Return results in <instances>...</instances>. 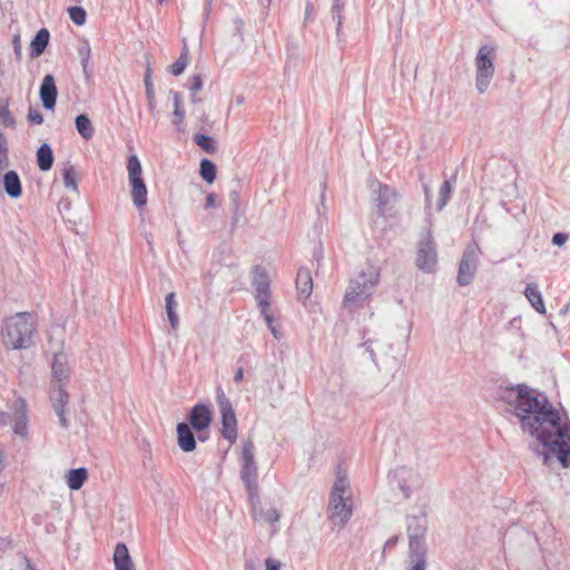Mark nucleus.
I'll return each mask as SVG.
<instances>
[{
  "instance_id": "nucleus-19",
  "label": "nucleus",
  "mask_w": 570,
  "mask_h": 570,
  "mask_svg": "<svg viewBox=\"0 0 570 570\" xmlns=\"http://www.w3.org/2000/svg\"><path fill=\"white\" fill-rule=\"evenodd\" d=\"M112 559L115 570H134L135 568L128 548L122 542L116 544Z\"/></svg>"
},
{
  "instance_id": "nucleus-42",
  "label": "nucleus",
  "mask_w": 570,
  "mask_h": 570,
  "mask_svg": "<svg viewBox=\"0 0 570 570\" xmlns=\"http://www.w3.org/2000/svg\"><path fill=\"white\" fill-rule=\"evenodd\" d=\"M27 117L30 124L41 125L43 122V116L37 107H30Z\"/></svg>"
},
{
  "instance_id": "nucleus-10",
  "label": "nucleus",
  "mask_w": 570,
  "mask_h": 570,
  "mask_svg": "<svg viewBox=\"0 0 570 570\" xmlns=\"http://www.w3.org/2000/svg\"><path fill=\"white\" fill-rule=\"evenodd\" d=\"M409 553H428L425 534L428 531V519L425 514L409 515L406 518Z\"/></svg>"
},
{
  "instance_id": "nucleus-3",
  "label": "nucleus",
  "mask_w": 570,
  "mask_h": 570,
  "mask_svg": "<svg viewBox=\"0 0 570 570\" xmlns=\"http://www.w3.org/2000/svg\"><path fill=\"white\" fill-rule=\"evenodd\" d=\"M379 282L380 269L372 264L366 265L353 279H351L348 288L344 295V306L353 308L360 303L368 299Z\"/></svg>"
},
{
  "instance_id": "nucleus-9",
  "label": "nucleus",
  "mask_w": 570,
  "mask_h": 570,
  "mask_svg": "<svg viewBox=\"0 0 570 570\" xmlns=\"http://www.w3.org/2000/svg\"><path fill=\"white\" fill-rule=\"evenodd\" d=\"M215 392L222 419V435L230 443H234L238 435L235 411L230 401L226 397L222 386H217Z\"/></svg>"
},
{
  "instance_id": "nucleus-41",
  "label": "nucleus",
  "mask_w": 570,
  "mask_h": 570,
  "mask_svg": "<svg viewBox=\"0 0 570 570\" xmlns=\"http://www.w3.org/2000/svg\"><path fill=\"white\" fill-rule=\"evenodd\" d=\"M343 9H344V4H343L342 0H334L333 6H332V14H333V19H335L337 22V31H340L341 26H342Z\"/></svg>"
},
{
  "instance_id": "nucleus-39",
  "label": "nucleus",
  "mask_w": 570,
  "mask_h": 570,
  "mask_svg": "<svg viewBox=\"0 0 570 570\" xmlns=\"http://www.w3.org/2000/svg\"><path fill=\"white\" fill-rule=\"evenodd\" d=\"M261 315L265 322H271L274 313L271 308V296L256 298Z\"/></svg>"
},
{
  "instance_id": "nucleus-17",
  "label": "nucleus",
  "mask_w": 570,
  "mask_h": 570,
  "mask_svg": "<svg viewBox=\"0 0 570 570\" xmlns=\"http://www.w3.org/2000/svg\"><path fill=\"white\" fill-rule=\"evenodd\" d=\"M3 191L12 199H17L22 195L21 179L17 171L8 170L2 176Z\"/></svg>"
},
{
  "instance_id": "nucleus-56",
  "label": "nucleus",
  "mask_w": 570,
  "mask_h": 570,
  "mask_svg": "<svg viewBox=\"0 0 570 570\" xmlns=\"http://www.w3.org/2000/svg\"><path fill=\"white\" fill-rule=\"evenodd\" d=\"M229 198L233 200V203L235 205V213H236L238 209L239 194L237 191H232L229 194Z\"/></svg>"
},
{
  "instance_id": "nucleus-13",
  "label": "nucleus",
  "mask_w": 570,
  "mask_h": 570,
  "mask_svg": "<svg viewBox=\"0 0 570 570\" xmlns=\"http://www.w3.org/2000/svg\"><path fill=\"white\" fill-rule=\"evenodd\" d=\"M189 426L199 433L198 439L205 441L207 438L202 436V432L208 429L213 421V414L206 404L198 403L191 407L188 415Z\"/></svg>"
},
{
  "instance_id": "nucleus-52",
  "label": "nucleus",
  "mask_w": 570,
  "mask_h": 570,
  "mask_svg": "<svg viewBox=\"0 0 570 570\" xmlns=\"http://www.w3.org/2000/svg\"><path fill=\"white\" fill-rule=\"evenodd\" d=\"M9 166L8 153L0 154V174L4 171Z\"/></svg>"
},
{
  "instance_id": "nucleus-44",
  "label": "nucleus",
  "mask_w": 570,
  "mask_h": 570,
  "mask_svg": "<svg viewBox=\"0 0 570 570\" xmlns=\"http://www.w3.org/2000/svg\"><path fill=\"white\" fill-rule=\"evenodd\" d=\"M268 330L271 331L272 335L276 340H281L283 337V333L281 331V327L275 323V317H271V322H265Z\"/></svg>"
},
{
  "instance_id": "nucleus-47",
  "label": "nucleus",
  "mask_w": 570,
  "mask_h": 570,
  "mask_svg": "<svg viewBox=\"0 0 570 570\" xmlns=\"http://www.w3.org/2000/svg\"><path fill=\"white\" fill-rule=\"evenodd\" d=\"M569 236L566 233H556L552 237V244L556 246H562L568 240Z\"/></svg>"
},
{
  "instance_id": "nucleus-64",
  "label": "nucleus",
  "mask_w": 570,
  "mask_h": 570,
  "mask_svg": "<svg viewBox=\"0 0 570 570\" xmlns=\"http://www.w3.org/2000/svg\"><path fill=\"white\" fill-rule=\"evenodd\" d=\"M424 193H425L426 200L430 202V190H429L428 186H424Z\"/></svg>"
},
{
  "instance_id": "nucleus-36",
  "label": "nucleus",
  "mask_w": 570,
  "mask_h": 570,
  "mask_svg": "<svg viewBox=\"0 0 570 570\" xmlns=\"http://www.w3.org/2000/svg\"><path fill=\"white\" fill-rule=\"evenodd\" d=\"M0 122L8 128H12L16 125L14 117L9 110V104L6 99H0Z\"/></svg>"
},
{
  "instance_id": "nucleus-2",
  "label": "nucleus",
  "mask_w": 570,
  "mask_h": 570,
  "mask_svg": "<svg viewBox=\"0 0 570 570\" xmlns=\"http://www.w3.org/2000/svg\"><path fill=\"white\" fill-rule=\"evenodd\" d=\"M353 514V503L347 478L338 475L332 487L327 518L333 525L343 528Z\"/></svg>"
},
{
  "instance_id": "nucleus-63",
  "label": "nucleus",
  "mask_w": 570,
  "mask_h": 570,
  "mask_svg": "<svg viewBox=\"0 0 570 570\" xmlns=\"http://www.w3.org/2000/svg\"><path fill=\"white\" fill-rule=\"evenodd\" d=\"M212 2H213V0H206V7H205V10H206V13H207V14H208V12H209V10H210Z\"/></svg>"
},
{
  "instance_id": "nucleus-16",
  "label": "nucleus",
  "mask_w": 570,
  "mask_h": 570,
  "mask_svg": "<svg viewBox=\"0 0 570 570\" xmlns=\"http://www.w3.org/2000/svg\"><path fill=\"white\" fill-rule=\"evenodd\" d=\"M252 285L255 288V298L271 296V281L265 267L256 265L252 271Z\"/></svg>"
},
{
  "instance_id": "nucleus-58",
  "label": "nucleus",
  "mask_w": 570,
  "mask_h": 570,
  "mask_svg": "<svg viewBox=\"0 0 570 570\" xmlns=\"http://www.w3.org/2000/svg\"><path fill=\"white\" fill-rule=\"evenodd\" d=\"M397 540L399 538L397 537H393V538H390L386 542H385V548H393L396 546L397 543Z\"/></svg>"
},
{
  "instance_id": "nucleus-12",
  "label": "nucleus",
  "mask_w": 570,
  "mask_h": 570,
  "mask_svg": "<svg viewBox=\"0 0 570 570\" xmlns=\"http://www.w3.org/2000/svg\"><path fill=\"white\" fill-rule=\"evenodd\" d=\"M376 191L375 205L377 213L382 216L386 215L394 208L397 200V193L390 186L375 180L371 186Z\"/></svg>"
},
{
  "instance_id": "nucleus-61",
  "label": "nucleus",
  "mask_w": 570,
  "mask_h": 570,
  "mask_svg": "<svg viewBox=\"0 0 570 570\" xmlns=\"http://www.w3.org/2000/svg\"><path fill=\"white\" fill-rule=\"evenodd\" d=\"M190 101H191L193 104H198V102H200V98H198V97L196 96V94H191Z\"/></svg>"
},
{
  "instance_id": "nucleus-34",
  "label": "nucleus",
  "mask_w": 570,
  "mask_h": 570,
  "mask_svg": "<svg viewBox=\"0 0 570 570\" xmlns=\"http://www.w3.org/2000/svg\"><path fill=\"white\" fill-rule=\"evenodd\" d=\"M62 179L66 188L78 191V176L76 168L72 165H69L63 169Z\"/></svg>"
},
{
  "instance_id": "nucleus-22",
  "label": "nucleus",
  "mask_w": 570,
  "mask_h": 570,
  "mask_svg": "<svg viewBox=\"0 0 570 570\" xmlns=\"http://www.w3.org/2000/svg\"><path fill=\"white\" fill-rule=\"evenodd\" d=\"M170 96L173 97V105H174V111H173V125L176 127L178 131H184L185 126V110L181 106V97L178 91L170 90Z\"/></svg>"
},
{
  "instance_id": "nucleus-49",
  "label": "nucleus",
  "mask_w": 570,
  "mask_h": 570,
  "mask_svg": "<svg viewBox=\"0 0 570 570\" xmlns=\"http://www.w3.org/2000/svg\"><path fill=\"white\" fill-rule=\"evenodd\" d=\"M265 566H266L265 570H281V562L273 558H267L265 560Z\"/></svg>"
},
{
  "instance_id": "nucleus-51",
  "label": "nucleus",
  "mask_w": 570,
  "mask_h": 570,
  "mask_svg": "<svg viewBox=\"0 0 570 570\" xmlns=\"http://www.w3.org/2000/svg\"><path fill=\"white\" fill-rule=\"evenodd\" d=\"M59 417V423L62 428H68V420L66 416V409L55 411Z\"/></svg>"
},
{
  "instance_id": "nucleus-53",
  "label": "nucleus",
  "mask_w": 570,
  "mask_h": 570,
  "mask_svg": "<svg viewBox=\"0 0 570 570\" xmlns=\"http://www.w3.org/2000/svg\"><path fill=\"white\" fill-rule=\"evenodd\" d=\"M234 24H235V28H236V32L239 36V40L243 41V33H242L243 26H244L243 20L240 18H235L234 19Z\"/></svg>"
},
{
  "instance_id": "nucleus-5",
  "label": "nucleus",
  "mask_w": 570,
  "mask_h": 570,
  "mask_svg": "<svg viewBox=\"0 0 570 570\" xmlns=\"http://www.w3.org/2000/svg\"><path fill=\"white\" fill-rule=\"evenodd\" d=\"M240 460V479L246 487L249 502L252 507L255 509L256 505L259 503V491L257 481V464L254 458V443L250 440L246 441L243 444Z\"/></svg>"
},
{
  "instance_id": "nucleus-28",
  "label": "nucleus",
  "mask_w": 570,
  "mask_h": 570,
  "mask_svg": "<svg viewBox=\"0 0 570 570\" xmlns=\"http://www.w3.org/2000/svg\"><path fill=\"white\" fill-rule=\"evenodd\" d=\"M76 129L78 134L86 140H89L92 138L95 134L94 126L91 124V120L88 118L87 115H79L75 119Z\"/></svg>"
},
{
  "instance_id": "nucleus-29",
  "label": "nucleus",
  "mask_w": 570,
  "mask_h": 570,
  "mask_svg": "<svg viewBox=\"0 0 570 570\" xmlns=\"http://www.w3.org/2000/svg\"><path fill=\"white\" fill-rule=\"evenodd\" d=\"M413 475L411 470H407L405 468H397L393 472V478L397 481L399 488L401 492L403 493L404 498H410L411 495V488L405 484V482L411 479Z\"/></svg>"
},
{
  "instance_id": "nucleus-45",
  "label": "nucleus",
  "mask_w": 570,
  "mask_h": 570,
  "mask_svg": "<svg viewBox=\"0 0 570 570\" xmlns=\"http://www.w3.org/2000/svg\"><path fill=\"white\" fill-rule=\"evenodd\" d=\"M12 46H13V51H14V56H16V59L18 61L21 60L22 58V49H21V41H20V35H14L12 37Z\"/></svg>"
},
{
  "instance_id": "nucleus-38",
  "label": "nucleus",
  "mask_w": 570,
  "mask_h": 570,
  "mask_svg": "<svg viewBox=\"0 0 570 570\" xmlns=\"http://www.w3.org/2000/svg\"><path fill=\"white\" fill-rule=\"evenodd\" d=\"M452 189L453 187L450 180L443 181L439 190L438 210H442L443 207L446 205L452 194Z\"/></svg>"
},
{
  "instance_id": "nucleus-37",
  "label": "nucleus",
  "mask_w": 570,
  "mask_h": 570,
  "mask_svg": "<svg viewBox=\"0 0 570 570\" xmlns=\"http://www.w3.org/2000/svg\"><path fill=\"white\" fill-rule=\"evenodd\" d=\"M78 55L81 59L82 70L87 75L89 61H90V57H91V49H90V45H89L88 40H83L82 43L78 47Z\"/></svg>"
},
{
  "instance_id": "nucleus-31",
  "label": "nucleus",
  "mask_w": 570,
  "mask_h": 570,
  "mask_svg": "<svg viewBox=\"0 0 570 570\" xmlns=\"http://www.w3.org/2000/svg\"><path fill=\"white\" fill-rule=\"evenodd\" d=\"M50 401L55 411L63 410L69 402V395L61 386H59L51 393Z\"/></svg>"
},
{
  "instance_id": "nucleus-32",
  "label": "nucleus",
  "mask_w": 570,
  "mask_h": 570,
  "mask_svg": "<svg viewBox=\"0 0 570 570\" xmlns=\"http://www.w3.org/2000/svg\"><path fill=\"white\" fill-rule=\"evenodd\" d=\"M188 65V48L184 45L178 59L169 67V71L174 76L181 75Z\"/></svg>"
},
{
  "instance_id": "nucleus-57",
  "label": "nucleus",
  "mask_w": 570,
  "mask_h": 570,
  "mask_svg": "<svg viewBox=\"0 0 570 570\" xmlns=\"http://www.w3.org/2000/svg\"><path fill=\"white\" fill-rule=\"evenodd\" d=\"M147 102H148V108H149L150 112L154 114V111L156 109V97L154 96L153 98H147Z\"/></svg>"
},
{
  "instance_id": "nucleus-46",
  "label": "nucleus",
  "mask_w": 570,
  "mask_h": 570,
  "mask_svg": "<svg viewBox=\"0 0 570 570\" xmlns=\"http://www.w3.org/2000/svg\"><path fill=\"white\" fill-rule=\"evenodd\" d=\"M202 88H203V78H202V76L200 75L193 76L191 83H190V87H189L191 94H197Z\"/></svg>"
},
{
  "instance_id": "nucleus-35",
  "label": "nucleus",
  "mask_w": 570,
  "mask_h": 570,
  "mask_svg": "<svg viewBox=\"0 0 570 570\" xmlns=\"http://www.w3.org/2000/svg\"><path fill=\"white\" fill-rule=\"evenodd\" d=\"M428 553H409V566L406 570H426Z\"/></svg>"
},
{
  "instance_id": "nucleus-26",
  "label": "nucleus",
  "mask_w": 570,
  "mask_h": 570,
  "mask_svg": "<svg viewBox=\"0 0 570 570\" xmlns=\"http://www.w3.org/2000/svg\"><path fill=\"white\" fill-rule=\"evenodd\" d=\"M52 374L58 381L68 377L69 370L67 367V356L63 353H56L51 364Z\"/></svg>"
},
{
  "instance_id": "nucleus-14",
  "label": "nucleus",
  "mask_w": 570,
  "mask_h": 570,
  "mask_svg": "<svg viewBox=\"0 0 570 570\" xmlns=\"http://www.w3.org/2000/svg\"><path fill=\"white\" fill-rule=\"evenodd\" d=\"M13 432L24 438L28 434V413L24 399L19 397L13 404Z\"/></svg>"
},
{
  "instance_id": "nucleus-55",
  "label": "nucleus",
  "mask_w": 570,
  "mask_h": 570,
  "mask_svg": "<svg viewBox=\"0 0 570 570\" xmlns=\"http://www.w3.org/2000/svg\"><path fill=\"white\" fill-rule=\"evenodd\" d=\"M243 379H244V368L240 366L235 372L234 382L240 383L243 381Z\"/></svg>"
},
{
  "instance_id": "nucleus-50",
  "label": "nucleus",
  "mask_w": 570,
  "mask_h": 570,
  "mask_svg": "<svg viewBox=\"0 0 570 570\" xmlns=\"http://www.w3.org/2000/svg\"><path fill=\"white\" fill-rule=\"evenodd\" d=\"M216 207H217L216 195L214 193H210L206 196L205 208H216Z\"/></svg>"
},
{
  "instance_id": "nucleus-21",
  "label": "nucleus",
  "mask_w": 570,
  "mask_h": 570,
  "mask_svg": "<svg viewBox=\"0 0 570 570\" xmlns=\"http://www.w3.org/2000/svg\"><path fill=\"white\" fill-rule=\"evenodd\" d=\"M296 287L298 291V295L303 298L309 297L313 291V279L311 275V271L304 267H301L297 272L296 277Z\"/></svg>"
},
{
  "instance_id": "nucleus-20",
  "label": "nucleus",
  "mask_w": 570,
  "mask_h": 570,
  "mask_svg": "<svg viewBox=\"0 0 570 570\" xmlns=\"http://www.w3.org/2000/svg\"><path fill=\"white\" fill-rule=\"evenodd\" d=\"M50 39V33L46 28L40 29L30 43V57L38 58L46 50Z\"/></svg>"
},
{
  "instance_id": "nucleus-59",
  "label": "nucleus",
  "mask_w": 570,
  "mask_h": 570,
  "mask_svg": "<svg viewBox=\"0 0 570 570\" xmlns=\"http://www.w3.org/2000/svg\"><path fill=\"white\" fill-rule=\"evenodd\" d=\"M366 348L367 352H370L371 356H372V360L374 361L375 360V354H374V351L372 348V344L370 341H366L364 344H363Z\"/></svg>"
},
{
  "instance_id": "nucleus-8",
  "label": "nucleus",
  "mask_w": 570,
  "mask_h": 570,
  "mask_svg": "<svg viewBox=\"0 0 570 570\" xmlns=\"http://www.w3.org/2000/svg\"><path fill=\"white\" fill-rule=\"evenodd\" d=\"M438 264L436 245L433 239L432 229L429 227L420 236L415 257L416 267L424 273L435 271Z\"/></svg>"
},
{
  "instance_id": "nucleus-18",
  "label": "nucleus",
  "mask_w": 570,
  "mask_h": 570,
  "mask_svg": "<svg viewBox=\"0 0 570 570\" xmlns=\"http://www.w3.org/2000/svg\"><path fill=\"white\" fill-rule=\"evenodd\" d=\"M177 440L178 445L184 452H191L196 448L194 433L187 423L177 424Z\"/></svg>"
},
{
  "instance_id": "nucleus-33",
  "label": "nucleus",
  "mask_w": 570,
  "mask_h": 570,
  "mask_svg": "<svg viewBox=\"0 0 570 570\" xmlns=\"http://www.w3.org/2000/svg\"><path fill=\"white\" fill-rule=\"evenodd\" d=\"M199 174L202 176V178L208 183V184H213L216 179V166L213 161H210L209 159H203L200 161V170H199Z\"/></svg>"
},
{
  "instance_id": "nucleus-40",
  "label": "nucleus",
  "mask_w": 570,
  "mask_h": 570,
  "mask_svg": "<svg viewBox=\"0 0 570 570\" xmlns=\"http://www.w3.org/2000/svg\"><path fill=\"white\" fill-rule=\"evenodd\" d=\"M69 18L77 26H83L87 19L86 10L82 7L68 8Z\"/></svg>"
},
{
  "instance_id": "nucleus-60",
  "label": "nucleus",
  "mask_w": 570,
  "mask_h": 570,
  "mask_svg": "<svg viewBox=\"0 0 570 570\" xmlns=\"http://www.w3.org/2000/svg\"><path fill=\"white\" fill-rule=\"evenodd\" d=\"M8 414L4 412H0V423L7 424Z\"/></svg>"
},
{
  "instance_id": "nucleus-54",
  "label": "nucleus",
  "mask_w": 570,
  "mask_h": 570,
  "mask_svg": "<svg viewBox=\"0 0 570 570\" xmlns=\"http://www.w3.org/2000/svg\"><path fill=\"white\" fill-rule=\"evenodd\" d=\"M3 153H8V142L3 132H0V154Z\"/></svg>"
},
{
  "instance_id": "nucleus-7",
  "label": "nucleus",
  "mask_w": 570,
  "mask_h": 570,
  "mask_svg": "<svg viewBox=\"0 0 570 570\" xmlns=\"http://www.w3.org/2000/svg\"><path fill=\"white\" fill-rule=\"evenodd\" d=\"M127 171L131 200L137 208H141L147 204V186L142 178L140 160L136 155L128 157Z\"/></svg>"
},
{
  "instance_id": "nucleus-62",
  "label": "nucleus",
  "mask_w": 570,
  "mask_h": 570,
  "mask_svg": "<svg viewBox=\"0 0 570 570\" xmlns=\"http://www.w3.org/2000/svg\"><path fill=\"white\" fill-rule=\"evenodd\" d=\"M312 11H313V6H312L311 2H308L307 6H306V16L311 14Z\"/></svg>"
},
{
  "instance_id": "nucleus-48",
  "label": "nucleus",
  "mask_w": 570,
  "mask_h": 570,
  "mask_svg": "<svg viewBox=\"0 0 570 570\" xmlns=\"http://www.w3.org/2000/svg\"><path fill=\"white\" fill-rule=\"evenodd\" d=\"M279 512L276 509H269L265 513V520L269 523H275L279 520Z\"/></svg>"
},
{
  "instance_id": "nucleus-1",
  "label": "nucleus",
  "mask_w": 570,
  "mask_h": 570,
  "mask_svg": "<svg viewBox=\"0 0 570 570\" xmlns=\"http://www.w3.org/2000/svg\"><path fill=\"white\" fill-rule=\"evenodd\" d=\"M502 399L513 406V413L519 419L521 429L535 438L544 451L543 463L549 465L556 458L562 465L570 464V423L562 422L559 412L548 400L544 393L518 384L507 389Z\"/></svg>"
},
{
  "instance_id": "nucleus-27",
  "label": "nucleus",
  "mask_w": 570,
  "mask_h": 570,
  "mask_svg": "<svg viewBox=\"0 0 570 570\" xmlns=\"http://www.w3.org/2000/svg\"><path fill=\"white\" fill-rule=\"evenodd\" d=\"M38 167L42 171H47L52 167L53 154L48 144H42L37 150Z\"/></svg>"
},
{
  "instance_id": "nucleus-4",
  "label": "nucleus",
  "mask_w": 570,
  "mask_h": 570,
  "mask_svg": "<svg viewBox=\"0 0 570 570\" xmlns=\"http://www.w3.org/2000/svg\"><path fill=\"white\" fill-rule=\"evenodd\" d=\"M36 331L32 316L28 312L17 313L4 322L3 338L12 348H27L32 344V335Z\"/></svg>"
},
{
  "instance_id": "nucleus-23",
  "label": "nucleus",
  "mask_w": 570,
  "mask_h": 570,
  "mask_svg": "<svg viewBox=\"0 0 570 570\" xmlns=\"http://www.w3.org/2000/svg\"><path fill=\"white\" fill-rule=\"evenodd\" d=\"M524 295L531 306L540 314L546 313L544 303L542 299V295L538 289L537 284H528L524 289Z\"/></svg>"
},
{
  "instance_id": "nucleus-6",
  "label": "nucleus",
  "mask_w": 570,
  "mask_h": 570,
  "mask_svg": "<svg viewBox=\"0 0 570 570\" xmlns=\"http://www.w3.org/2000/svg\"><path fill=\"white\" fill-rule=\"evenodd\" d=\"M495 48L484 45L479 48L475 57V88L480 94L485 92L494 76Z\"/></svg>"
},
{
  "instance_id": "nucleus-11",
  "label": "nucleus",
  "mask_w": 570,
  "mask_h": 570,
  "mask_svg": "<svg viewBox=\"0 0 570 570\" xmlns=\"http://www.w3.org/2000/svg\"><path fill=\"white\" fill-rule=\"evenodd\" d=\"M480 252L475 243H471L465 247L459 264L456 277L460 286H466L472 283L478 268Z\"/></svg>"
},
{
  "instance_id": "nucleus-30",
  "label": "nucleus",
  "mask_w": 570,
  "mask_h": 570,
  "mask_svg": "<svg viewBox=\"0 0 570 570\" xmlns=\"http://www.w3.org/2000/svg\"><path fill=\"white\" fill-rule=\"evenodd\" d=\"M194 142L200 147L207 154H214L217 151V142L216 140L204 134L194 135Z\"/></svg>"
},
{
  "instance_id": "nucleus-15",
  "label": "nucleus",
  "mask_w": 570,
  "mask_h": 570,
  "mask_svg": "<svg viewBox=\"0 0 570 570\" xmlns=\"http://www.w3.org/2000/svg\"><path fill=\"white\" fill-rule=\"evenodd\" d=\"M40 99L45 109L51 110L57 102L58 90L52 75H46L40 86Z\"/></svg>"
},
{
  "instance_id": "nucleus-43",
  "label": "nucleus",
  "mask_w": 570,
  "mask_h": 570,
  "mask_svg": "<svg viewBox=\"0 0 570 570\" xmlns=\"http://www.w3.org/2000/svg\"><path fill=\"white\" fill-rule=\"evenodd\" d=\"M144 85L146 89V97L153 98L155 96V90L151 81V70L147 67L145 76H144Z\"/></svg>"
},
{
  "instance_id": "nucleus-24",
  "label": "nucleus",
  "mask_w": 570,
  "mask_h": 570,
  "mask_svg": "<svg viewBox=\"0 0 570 570\" xmlns=\"http://www.w3.org/2000/svg\"><path fill=\"white\" fill-rule=\"evenodd\" d=\"M178 303L174 292L169 293L165 297V308L170 326L174 331H177L179 326V317L177 314Z\"/></svg>"
},
{
  "instance_id": "nucleus-25",
  "label": "nucleus",
  "mask_w": 570,
  "mask_h": 570,
  "mask_svg": "<svg viewBox=\"0 0 570 570\" xmlns=\"http://www.w3.org/2000/svg\"><path fill=\"white\" fill-rule=\"evenodd\" d=\"M88 479L86 468L71 469L67 474V484L70 490H79Z\"/></svg>"
}]
</instances>
